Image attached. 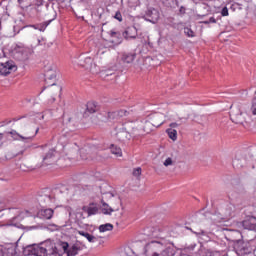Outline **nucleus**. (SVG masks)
<instances>
[{
    "mask_svg": "<svg viewBox=\"0 0 256 256\" xmlns=\"http://www.w3.org/2000/svg\"><path fill=\"white\" fill-rule=\"evenodd\" d=\"M133 176L134 177H140L141 176V167H138L133 170Z\"/></svg>",
    "mask_w": 256,
    "mask_h": 256,
    "instance_id": "obj_42",
    "label": "nucleus"
},
{
    "mask_svg": "<svg viewBox=\"0 0 256 256\" xmlns=\"http://www.w3.org/2000/svg\"><path fill=\"white\" fill-rule=\"evenodd\" d=\"M86 111H88V113H95L97 111V104L95 102H88Z\"/></svg>",
    "mask_w": 256,
    "mask_h": 256,
    "instance_id": "obj_31",
    "label": "nucleus"
},
{
    "mask_svg": "<svg viewBox=\"0 0 256 256\" xmlns=\"http://www.w3.org/2000/svg\"><path fill=\"white\" fill-rule=\"evenodd\" d=\"M29 215H31V213H29L27 210H24L20 212V214L17 216V219H23L25 217H29Z\"/></svg>",
    "mask_w": 256,
    "mask_h": 256,
    "instance_id": "obj_37",
    "label": "nucleus"
},
{
    "mask_svg": "<svg viewBox=\"0 0 256 256\" xmlns=\"http://www.w3.org/2000/svg\"><path fill=\"white\" fill-rule=\"evenodd\" d=\"M247 114L241 112V109L232 110L230 113V119L233 123H236L237 125H243L245 121H247Z\"/></svg>",
    "mask_w": 256,
    "mask_h": 256,
    "instance_id": "obj_12",
    "label": "nucleus"
},
{
    "mask_svg": "<svg viewBox=\"0 0 256 256\" xmlns=\"http://www.w3.org/2000/svg\"><path fill=\"white\" fill-rule=\"evenodd\" d=\"M21 1H22V0H18V2L20 3V5H21Z\"/></svg>",
    "mask_w": 256,
    "mask_h": 256,
    "instance_id": "obj_53",
    "label": "nucleus"
},
{
    "mask_svg": "<svg viewBox=\"0 0 256 256\" xmlns=\"http://www.w3.org/2000/svg\"><path fill=\"white\" fill-rule=\"evenodd\" d=\"M37 133H39V128H36L34 134L26 136L17 133V131L15 130L10 131V135L12 136L14 141H24V143H29V141H33V138L35 137V135H37Z\"/></svg>",
    "mask_w": 256,
    "mask_h": 256,
    "instance_id": "obj_14",
    "label": "nucleus"
},
{
    "mask_svg": "<svg viewBox=\"0 0 256 256\" xmlns=\"http://www.w3.org/2000/svg\"><path fill=\"white\" fill-rule=\"evenodd\" d=\"M98 61L99 57L80 55L77 59L74 60V63L75 65H78L79 67H83V69L90 71V73L97 75V73L101 71V67L99 66V64H97Z\"/></svg>",
    "mask_w": 256,
    "mask_h": 256,
    "instance_id": "obj_4",
    "label": "nucleus"
},
{
    "mask_svg": "<svg viewBox=\"0 0 256 256\" xmlns=\"http://www.w3.org/2000/svg\"><path fill=\"white\" fill-rule=\"evenodd\" d=\"M62 119L63 129H68L69 133H77L75 132L77 129V122L75 119H73L69 114H63Z\"/></svg>",
    "mask_w": 256,
    "mask_h": 256,
    "instance_id": "obj_10",
    "label": "nucleus"
},
{
    "mask_svg": "<svg viewBox=\"0 0 256 256\" xmlns=\"http://www.w3.org/2000/svg\"><path fill=\"white\" fill-rule=\"evenodd\" d=\"M44 71V77L48 87H53L57 77V68L53 64H50L49 66L45 67Z\"/></svg>",
    "mask_w": 256,
    "mask_h": 256,
    "instance_id": "obj_8",
    "label": "nucleus"
},
{
    "mask_svg": "<svg viewBox=\"0 0 256 256\" xmlns=\"http://www.w3.org/2000/svg\"><path fill=\"white\" fill-rule=\"evenodd\" d=\"M50 93L52 95V99L49 101V103H54L55 101V96L58 94V93H61V86H56L55 88H52L50 90Z\"/></svg>",
    "mask_w": 256,
    "mask_h": 256,
    "instance_id": "obj_30",
    "label": "nucleus"
},
{
    "mask_svg": "<svg viewBox=\"0 0 256 256\" xmlns=\"http://www.w3.org/2000/svg\"><path fill=\"white\" fill-rule=\"evenodd\" d=\"M111 115H117V113L116 112L109 113V117H111Z\"/></svg>",
    "mask_w": 256,
    "mask_h": 256,
    "instance_id": "obj_50",
    "label": "nucleus"
},
{
    "mask_svg": "<svg viewBox=\"0 0 256 256\" xmlns=\"http://www.w3.org/2000/svg\"><path fill=\"white\" fill-rule=\"evenodd\" d=\"M169 165H173V159H171V158H167V159L164 161V166H165V167H169Z\"/></svg>",
    "mask_w": 256,
    "mask_h": 256,
    "instance_id": "obj_44",
    "label": "nucleus"
},
{
    "mask_svg": "<svg viewBox=\"0 0 256 256\" xmlns=\"http://www.w3.org/2000/svg\"><path fill=\"white\" fill-rule=\"evenodd\" d=\"M119 117H127L129 115V112L127 110H120L118 112Z\"/></svg>",
    "mask_w": 256,
    "mask_h": 256,
    "instance_id": "obj_43",
    "label": "nucleus"
},
{
    "mask_svg": "<svg viewBox=\"0 0 256 256\" xmlns=\"http://www.w3.org/2000/svg\"><path fill=\"white\" fill-rule=\"evenodd\" d=\"M233 167H236V169H241L243 167V160L240 159H234L232 162Z\"/></svg>",
    "mask_w": 256,
    "mask_h": 256,
    "instance_id": "obj_33",
    "label": "nucleus"
},
{
    "mask_svg": "<svg viewBox=\"0 0 256 256\" xmlns=\"http://www.w3.org/2000/svg\"><path fill=\"white\" fill-rule=\"evenodd\" d=\"M49 1H56V3H65V0H49Z\"/></svg>",
    "mask_w": 256,
    "mask_h": 256,
    "instance_id": "obj_49",
    "label": "nucleus"
},
{
    "mask_svg": "<svg viewBox=\"0 0 256 256\" xmlns=\"http://www.w3.org/2000/svg\"><path fill=\"white\" fill-rule=\"evenodd\" d=\"M79 247L77 246H72L71 248H69V246L67 247L66 251H64L63 253H67L68 256H75L78 255L79 253Z\"/></svg>",
    "mask_w": 256,
    "mask_h": 256,
    "instance_id": "obj_26",
    "label": "nucleus"
},
{
    "mask_svg": "<svg viewBox=\"0 0 256 256\" xmlns=\"http://www.w3.org/2000/svg\"><path fill=\"white\" fill-rule=\"evenodd\" d=\"M159 10L155 9V8H150L148 10H146L145 14L142 16V18L145 21H149V23H157V21H159Z\"/></svg>",
    "mask_w": 256,
    "mask_h": 256,
    "instance_id": "obj_13",
    "label": "nucleus"
},
{
    "mask_svg": "<svg viewBox=\"0 0 256 256\" xmlns=\"http://www.w3.org/2000/svg\"><path fill=\"white\" fill-rule=\"evenodd\" d=\"M169 235L167 229L161 227L155 228L152 231L151 237L152 240L146 244L144 248V253L146 256H175V250L167 246V241L165 238Z\"/></svg>",
    "mask_w": 256,
    "mask_h": 256,
    "instance_id": "obj_1",
    "label": "nucleus"
},
{
    "mask_svg": "<svg viewBox=\"0 0 256 256\" xmlns=\"http://www.w3.org/2000/svg\"><path fill=\"white\" fill-rule=\"evenodd\" d=\"M164 121L159 122L158 124H152L151 122H145V125L143 127V129L139 130L137 132V129H133L132 131V135H134V137H137V135H145L151 133V126L153 127H161V125H163Z\"/></svg>",
    "mask_w": 256,
    "mask_h": 256,
    "instance_id": "obj_16",
    "label": "nucleus"
},
{
    "mask_svg": "<svg viewBox=\"0 0 256 256\" xmlns=\"http://www.w3.org/2000/svg\"><path fill=\"white\" fill-rule=\"evenodd\" d=\"M1 145H3V134L2 133H0V147H1Z\"/></svg>",
    "mask_w": 256,
    "mask_h": 256,
    "instance_id": "obj_48",
    "label": "nucleus"
},
{
    "mask_svg": "<svg viewBox=\"0 0 256 256\" xmlns=\"http://www.w3.org/2000/svg\"><path fill=\"white\" fill-rule=\"evenodd\" d=\"M33 55V48L27 46H18L16 50V59L27 61Z\"/></svg>",
    "mask_w": 256,
    "mask_h": 256,
    "instance_id": "obj_9",
    "label": "nucleus"
},
{
    "mask_svg": "<svg viewBox=\"0 0 256 256\" xmlns=\"http://www.w3.org/2000/svg\"><path fill=\"white\" fill-rule=\"evenodd\" d=\"M194 235H196V237H207V232L201 230L200 232H193Z\"/></svg>",
    "mask_w": 256,
    "mask_h": 256,
    "instance_id": "obj_39",
    "label": "nucleus"
},
{
    "mask_svg": "<svg viewBox=\"0 0 256 256\" xmlns=\"http://www.w3.org/2000/svg\"><path fill=\"white\" fill-rule=\"evenodd\" d=\"M44 151V155L42 156V166L45 167L47 165H53V163L57 162V152L53 148H49V146L42 147Z\"/></svg>",
    "mask_w": 256,
    "mask_h": 256,
    "instance_id": "obj_7",
    "label": "nucleus"
},
{
    "mask_svg": "<svg viewBox=\"0 0 256 256\" xmlns=\"http://www.w3.org/2000/svg\"><path fill=\"white\" fill-rule=\"evenodd\" d=\"M124 39H136L137 38V28L135 26H129L123 32Z\"/></svg>",
    "mask_w": 256,
    "mask_h": 256,
    "instance_id": "obj_20",
    "label": "nucleus"
},
{
    "mask_svg": "<svg viewBox=\"0 0 256 256\" xmlns=\"http://www.w3.org/2000/svg\"><path fill=\"white\" fill-rule=\"evenodd\" d=\"M250 113H252V115H256V96L252 100V106L250 108Z\"/></svg>",
    "mask_w": 256,
    "mask_h": 256,
    "instance_id": "obj_35",
    "label": "nucleus"
},
{
    "mask_svg": "<svg viewBox=\"0 0 256 256\" xmlns=\"http://www.w3.org/2000/svg\"><path fill=\"white\" fill-rule=\"evenodd\" d=\"M100 233H106V231H113V224L106 223L99 226Z\"/></svg>",
    "mask_w": 256,
    "mask_h": 256,
    "instance_id": "obj_27",
    "label": "nucleus"
},
{
    "mask_svg": "<svg viewBox=\"0 0 256 256\" xmlns=\"http://www.w3.org/2000/svg\"><path fill=\"white\" fill-rule=\"evenodd\" d=\"M247 223H248L247 221H243L242 222L243 227H245L246 229H253V227H251V226L247 227Z\"/></svg>",
    "mask_w": 256,
    "mask_h": 256,
    "instance_id": "obj_47",
    "label": "nucleus"
},
{
    "mask_svg": "<svg viewBox=\"0 0 256 256\" xmlns=\"http://www.w3.org/2000/svg\"><path fill=\"white\" fill-rule=\"evenodd\" d=\"M54 211L51 208H43L38 211L37 217L39 219H43L44 221H47L49 219L53 218Z\"/></svg>",
    "mask_w": 256,
    "mask_h": 256,
    "instance_id": "obj_18",
    "label": "nucleus"
},
{
    "mask_svg": "<svg viewBox=\"0 0 256 256\" xmlns=\"http://www.w3.org/2000/svg\"><path fill=\"white\" fill-rule=\"evenodd\" d=\"M110 151L112 155H115V157H123V150L114 144L110 146Z\"/></svg>",
    "mask_w": 256,
    "mask_h": 256,
    "instance_id": "obj_25",
    "label": "nucleus"
},
{
    "mask_svg": "<svg viewBox=\"0 0 256 256\" xmlns=\"http://www.w3.org/2000/svg\"><path fill=\"white\" fill-rule=\"evenodd\" d=\"M77 151H79V146L75 142H68V144L62 146V153L66 157H73V155L77 154Z\"/></svg>",
    "mask_w": 256,
    "mask_h": 256,
    "instance_id": "obj_15",
    "label": "nucleus"
},
{
    "mask_svg": "<svg viewBox=\"0 0 256 256\" xmlns=\"http://www.w3.org/2000/svg\"><path fill=\"white\" fill-rule=\"evenodd\" d=\"M114 18H115L117 21H119V22L123 21V15H121V12H120V11H117V12L115 13Z\"/></svg>",
    "mask_w": 256,
    "mask_h": 256,
    "instance_id": "obj_41",
    "label": "nucleus"
},
{
    "mask_svg": "<svg viewBox=\"0 0 256 256\" xmlns=\"http://www.w3.org/2000/svg\"><path fill=\"white\" fill-rule=\"evenodd\" d=\"M93 149H95V146H92V147H84L80 150V153H81V157L82 159H87V157H83V153H85V151H93Z\"/></svg>",
    "mask_w": 256,
    "mask_h": 256,
    "instance_id": "obj_36",
    "label": "nucleus"
},
{
    "mask_svg": "<svg viewBox=\"0 0 256 256\" xmlns=\"http://www.w3.org/2000/svg\"><path fill=\"white\" fill-rule=\"evenodd\" d=\"M204 23H205L206 25H208V23H217V20H215L214 17H211V18L209 19V21H205Z\"/></svg>",
    "mask_w": 256,
    "mask_h": 256,
    "instance_id": "obj_45",
    "label": "nucleus"
},
{
    "mask_svg": "<svg viewBox=\"0 0 256 256\" xmlns=\"http://www.w3.org/2000/svg\"><path fill=\"white\" fill-rule=\"evenodd\" d=\"M172 1V3H177V0H171Z\"/></svg>",
    "mask_w": 256,
    "mask_h": 256,
    "instance_id": "obj_51",
    "label": "nucleus"
},
{
    "mask_svg": "<svg viewBox=\"0 0 256 256\" xmlns=\"http://www.w3.org/2000/svg\"><path fill=\"white\" fill-rule=\"evenodd\" d=\"M75 135H77V133L69 132L68 129H62L58 137V145L63 147V145L71 143V139H73Z\"/></svg>",
    "mask_w": 256,
    "mask_h": 256,
    "instance_id": "obj_11",
    "label": "nucleus"
},
{
    "mask_svg": "<svg viewBox=\"0 0 256 256\" xmlns=\"http://www.w3.org/2000/svg\"><path fill=\"white\" fill-rule=\"evenodd\" d=\"M56 193H59V190H55V192L49 191V189H45L40 195H38L37 201L41 207H53V205H57V197Z\"/></svg>",
    "mask_w": 256,
    "mask_h": 256,
    "instance_id": "obj_6",
    "label": "nucleus"
},
{
    "mask_svg": "<svg viewBox=\"0 0 256 256\" xmlns=\"http://www.w3.org/2000/svg\"><path fill=\"white\" fill-rule=\"evenodd\" d=\"M77 233H78V235L85 237V239H87V241H89V243H97V238L95 236L89 234L88 232H85L83 230H78Z\"/></svg>",
    "mask_w": 256,
    "mask_h": 256,
    "instance_id": "obj_23",
    "label": "nucleus"
},
{
    "mask_svg": "<svg viewBox=\"0 0 256 256\" xmlns=\"http://www.w3.org/2000/svg\"><path fill=\"white\" fill-rule=\"evenodd\" d=\"M239 245H243V241L237 240L234 244V249H236L237 251H241L243 248L239 247Z\"/></svg>",
    "mask_w": 256,
    "mask_h": 256,
    "instance_id": "obj_40",
    "label": "nucleus"
},
{
    "mask_svg": "<svg viewBox=\"0 0 256 256\" xmlns=\"http://www.w3.org/2000/svg\"><path fill=\"white\" fill-rule=\"evenodd\" d=\"M233 217H235V205L229 202H224L218 206L214 214H211L210 221L213 225H217V223L230 221Z\"/></svg>",
    "mask_w": 256,
    "mask_h": 256,
    "instance_id": "obj_3",
    "label": "nucleus"
},
{
    "mask_svg": "<svg viewBox=\"0 0 256 256\" xmlns=\"http://www.w3.org/2000/svg\"><path fill=\"white\" fill-rule=\"evenodd\" d=\"M69 243L61 242L59 244L53 243L51 240H47L39 245H28L24 248V255L34 256H62L64 251H67Z\"/></svg>",
    "mask_w": 256,
    "mask_h": 256,
    "instance_id": "obj_2",
    "label": "nucleus"
},
{
    "mask_svg": "<svg viewBox=\"0 0 256 256\" xmlns=\"http://www.w3.org/2000/svg\"><path fill=\"white\" fill-rule=\"evenodd\" d=\"M104 195H106L108 199H111L112 203H114V206L111 207L104 200H102L101 212L103 213V215H111V213L119 211L121 207V198L119 197V195H115L111 192H108Z\"/></svg>",
    "mask_w": 256,
    "mask_h": 256,
    "instance_id": "obj_5",
    "label": "nucleus"
},
{
    "mask_svg": "<svg viewBox=\"0 0 256 256\" xmlns=\"http://www.w3.org/2000/svg\"><path fill=\"white\" fill-rule=\"evenodd\" d=\"M100 75L105 81H113V79L117 78V74L111 70L102 71L100 72Z\"/></svg>",
    "mask_w": 256,
    "mask_h": 256,
    "instance_id": "obj_21",
    "label": "nucleus"
},
{
    "mask_svg": "<svg viewBox=\"0 0 256 256\" xmlns=\"http://www.w3.org/2000/svg\"><path fill=\"white\" fill-rule=\"evenodd\" d=\"M166 133H167L169 139H171L172 141H177V130L168 128L166 130Z\"/></svg>",
    "mask_w": 256,
    "mask_h": 256,
    "instance_id": "obj_28",
    "label": "nucleus"
},
{
    "mask_svg": "<svg viewBox=\"0 0 256 256\" xmlns=\"http://www.w3.org/2000/svg\"><path fill=\"white\" fill-rule=\"evenodd\" d=\"M41 41H43V38H37V43L35 44V47H39V45H41Z\"/></svg>",
    "mask_w": 256,
    "mask_h": 256,
    "instance_id": "obj_46",
    "label": "nucleus"
},
{
    "mask_svg": "<svg viewBox=\"0 0 256 256\" xmlns=\"http://www.w3.org/2000/svg\"><path fill=\"white\" fill-rule=\"evenodd\" d=\"M52 18L50 20H47L41 24H36L33 25L32 27L34 29H36L37 31H45V29H47V27H49V25H51L52 21H55V19H57V12L55 10L52 11Z\"/></svg>",
    "mask_w": 256,
    "mask_h": 256,
    "instance_id": "obj_17",
    "label": "nucleus"
},
{
    "mask_svg": "<svg viewBox=\"0 0 256 256\" xmlns=\"http://www.w3.org/2000/svg\"><path fill=\"white\" fill-rule=\"evenodd\" d=\"M42 119H45V114L42 115Z\"/></svg>",
    "mask_w": 256,
    "mask_h": 256,
    "instance_id": "obj_52",
    "label": "nucleus"
},
{
    "mask_svg": "<svg viewBox=\"0 0 256 256\" xmlns=\"http://www.w3.org/2000/svg\"><path fill=\"white\" fill-rule=\"evenodd\" d=\"M109 35L112 38V43H116V44L121 43V33L117 32L115 30H111L109 32Z\"/></svg>",
    "mask_w": 256,
    "mask_h": 256,
    "instance_id": "obj_24",
    "label": "nucleus"
},
{
    "mask_svg": "<svg viewBox=\"0 0 256 256\" xmlns=\"http://www.w3.org/2000/svg\"><path fill=\"white\" fill-rule=\"evenodd\" d=\"M121 61H122V63L129 65L130 63L135 61V54L124 53V54H122Z\"/></svg>",
    "mask_w": 256,
    "mask_h": 256,
    "instance_id": "obj_22",
    "label": "nucleus"
},
{
    "mask_svg": "<svg viewBox=\"0 0 256 256\" xmlns=\"http://www.w3.org/2000/svg\"><path fill=\"white\" fill-rule=\"evenodd\" d=\"M220 13H221L222 17H229V9L226 6H224L221 9Z\"/></svg>",
    "mask_w": 256,
    "mask_h": 256,
    "instance_id": "obj_38",
    "label": "nucleus"
},
{
    "mask_svg": "<svg viewBox=\"0 0 256 256\" xmlns=\"http://www.w3.org/2000/svg\"><path fill=\"white\" fill-rule=\"evenodd\" d=\"M183 123H187V119L186 118H182L180 120V122H172V123H170V129H175V128L179 127L180 125H183Z\"/></svg>",
    "mask_w": 256,
    "mask_h": 256,
    "instance_id": "obj_32",
    "label": "nucleus"
},
{
    "mask_svg": "<svg viewBox=\"0 0 256 256\" xmlns=\"http://www.w3.org/2000/svg\"><path fill=\"white\" fill-rule=\"evenodd\" d=\"M184 33L187 37H195V32H193L189 27L184 28Z\"/></svg>",
    "mask_w": 256,
    "mask_h": 256,
    "instance_id": "obj_34",
    "label": "nucleus"
},
{
    "mask_svg": "<svg viewBox=\"0 0 256 256\" xmlns=\"http://www.w3.org/2000/svg\"><path fill=\"white\" fill-rule=\"evenodd\" d=\"M85 211L88 213V217H91V215H97V213H99V208H97V206H89Z\"/></svg>",
    "mask_w": 256,
    "mask_h": 256,
    "instance_id": "obj_29",
    "label": "nucleus"
},
{
    "mask_svg": "<svg viewBox=\"0 0 256 256\" xmlns=\"http://www.w3.org/2000/svg\"><path fill=\"white\" fill-rule=\"evenodd\" d=\"M14 69L13 62L0 63V75H9Z\"/></svg>",
    "mask_w": 256,
    "mask_h": 256,
    "instance_id": "obj_19",
    "label": "nucleus"
}]
</instances>
